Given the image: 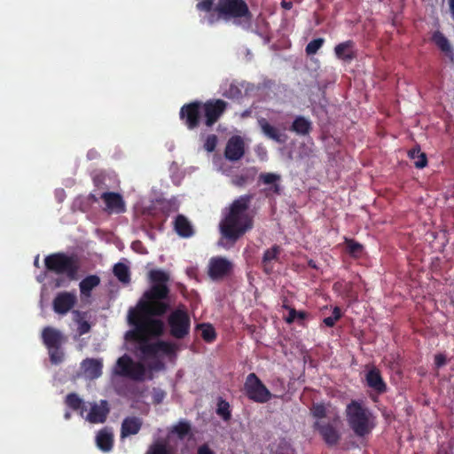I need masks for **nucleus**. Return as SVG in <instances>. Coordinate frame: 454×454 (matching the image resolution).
<instances>
[{
  "instance_id": "53",
  "label": "nucleus",
  "mask_w": 454,
  "mask_h": 454,
  "mask_svg": "<svg viewBox=\"0 0 454 454\" xmlns=\"http://www.w3.org/2000/svg\"><path fill=\"white\" fill-rule=\"evenodd\" d=\"M197 454H215V452L207 444H203L198 448Z\"/></svg>"
},
{
  "instance_id": "3",
  "label": "nucleus",
  "mask_w": 454,
  "mask_h": 454,
  "mask_svg": "<svg viewBox=\"0 0 454 454\" xmlns=\"http://www.w3.org/2000/svg\"><path fill=\"white\" fill-rule=\"evenodd\" d=\"M253 199V194H245L232 201L220 223V231L223 238L236 242L253 228V215L249 212Z\"/></svg>"
},
{
  "instance_id": "29",
  "label": "nucleus",
  "mask_w": 454,
  "mask_h": 454,
  "mask_svg": "<svg viewBox=\"0 0 454 454\" xmlns=\"http://www.w3.org/2000/svg\"><path fill=\"white\" fill-rule=\"evenodd\" d=\"M100 284V278L97 275H90L84 278L79 284L82 295L90 296L91 291Z\"/></svg>"
},
{
  "instance_id": "42",
  "label": "nucleus",
  "mask_w": 454,
  "mask_h": 454,
  "mask_svg": "<svg viewBox=\"0 0 454 454\" xmlns=\"http://www.w3.org/2000/svg\"><path fill=\"white\" fill-rule=\"evenodd\" d=\"M342 317L341 310L339 307H334L333 314L330 317H325L323 323L328 327H333L338 320Z\"/></svg>"
},
{
  "instance_id": "13",
  "label": "nucleus",
  "mask_w": 454,
  "mask_h": 454,
  "mask_svg": "<svg viewBox=\"0 0 454 454\" xmlns=\"http://www.w3.org/2000/svg\"><path fill=\"white\" fill-rule=\"evenodd\" d=\"M232 269V262L228 259L222 256L212 257L209 261L207 275L212 280L218 281L230 276Z\"/></svg>"
},
{
  "instance_id": "20",
  "label": "nucleus",
  "mask_w": 454,
  "mask_h": 454,
  "mask_svg": "<svg viewBox=\"0 0 454 454\" xmlns=\"http://www.w3.org/2000/svg\"><path fill=\"white\" fill-rule=\"evenodd\" d=\"M282 248L278 245H273L270 248L266 249L262 258V266L266 274H271L273 271L272 262L278 261Z\"/></svg>"
},
{
  "instance_id": "18",
  "label": "nucleus",
  "mask_w": 454,
  "mask_h": 454,
  "mask_svg": "<svg viewBox=\"0 0 454 454\" xmlns=\"http://www.w3.org/2000/svg\"><path fill=\"white\" fill-rule=\"evenodd\" d=\"M109 413L108 403L106 400H101L100 404L94 403L90 411L86 416V419L94 424L104 423L106 420Z\"/></svg>"
},
{
  "instance_id": "46",
  "label": "nucleus",
  "mask_w": 454,
  "mask_h": 454,
  "mask_svg": "<svg viewBox=\"0 0 454 454\" xmlns=\"http://www.w3.org/2000/svg\"><path fill=\"white\" fill-rule=\"evenodd\" d=\"M311 413L317 419H323L326 416V409L323 403H314Z\"/></svg>"
},
{
  "instance_id": "10",
  "label": "nucleus",
  "mask_w": 454,
  "mask_h": 454,
  "mask_svg": "<svg viewBox=\"0 0 454 454\" xmlns=\"http://www.w3.org/2000/svg\"><path fill=\"white\" fill-rule=\"evenodd\" d=\"M99 199L104 201L103 209L108 215H121L127 211L126 203L119 192L105 191L99 194V197L96 194H90V200L92 202L97 203Z\"/></svg>"
},
{
  "instance_id": "43",
  "label": "nucleus",
  "mask_w": 454,
  "mask_h": 454,
  "mask_svg": "<svg viewBox=\"0 0 454 454\" xmlns=\"http://www.w3.org/2000/svg\"><path fill=\"white\" fill-rule=\"evenodd\" d=\"M178 208L179 203L176 199L165 200L161 203V211L168 215L171 213L176 212Z\"/></svg>"
},
{
  "instance_id": "44",
  "label": "nucleus",
  "mask_w": 454,
  "mask_h": 454,
  "mask_svg": "<svg viewBox=\"0 0 454 454\" xmlns=\"http://www.w3.org/2000/svg\"><path fill=\"white\" fill-rule=\"evenodd\" d=\"M217 136L215 134L208 135L204 143V148L207 152L212 153L215 150L217 145Z\"/></svg>"
},
{
  "instance_id": "24",
  "label": "nucleus",
  "mask_w": 454,
  "mask_h": 454,
  "mask_svg": "<svg viewBox=\"0 0 454 454\" xmlns=\"http://www.w3.org/2000/svg\"><path fill=\"white\" fill-rule=\"evenodd\" d=\"M142 427V420L137 417H127L123 419L121 428V437L125 438L137 434Z\"/></svg>"
},
{
  "instance_id": "25",
  "label": "nucleus",
  "mask_w": 454,
  "mask_h": 454,
  "mask_svg": "<svg viewBox=\"0 0 454 454\" xmlns=\"http://www.w3.org/2000/svg\"><path fill=\"white\" fill-rule=\"evenodd\" d=\"M97 446L104 452H108L114 446V434L109 428H103L98 431L96 436Z\"/></svg>"
},
{
  "instance_id": "33",
  "label": "nucleus",
  "mask_w": 454,
  "mask_h": 454,
  "mask_svg": "<svg viewBox=\"0 0 454 454\" xmlns=\"http://www.w3.org/2000/svg\"><path fill=\"white\" fill-rule=\"evenodd\" d=\"M66 404L74 411H81V415L83 414L87 409L82 398L75 393H70L66 396Z\"/></svg>"
},
{
  "instance_id": "38",
  "label": "nucleus",
  "mask_w": 454,
  "mask_h": 454,
  "mask_svg": "<svg viewBox=\"0 0 454 454\" xmlns=\"http://www.w3.org/2000/svg\"><path fill=\"white\" fill-rule=\"evenodd\" d=\"M216 413L224 421H229L231 419V418L230 403L227 401H225L223 398H221V397L217 401Z\"/></svg>"
},
{
  "instance_id": "27",
  "label": "nucleus",
  "mask_w": 454,
  "mask_h": 454,
  "mask_svg": "<svg viewBox=\"0 0 454 454\" xmlns=\"http://www.w3.org/2000/svg\"><path fill=\"white\" fill-rule=\"evenodd\" d=\"M312 129V123L303 116H298L293 121L290 130L301 136L309 135Z\"/></svg>"
},
{
  "instance_id": "31",
  "label": "nucleus",
  "mask_w": 454,
  "mask_h": 454,
  "mask_svg": "<svg viewBox=\"0 0 454 454\" xmlns=\"http://www.w3.org/2000/svg\"><path fill=\"white\" fill-rule=\"evenodd\" d=\"M280 176L275 173H262L259 176V182H262L264 184H271L272 191L279 194L280 193V185L278 182L280 181Z\"/></svg>"
},
{
  "instance_id": "1",
  "label": "nucleus",
  "mask_w": 454,
  "mask_h": 454,
  "mask_svg": "<svg viewBox=\"0 0 454 454\" xmlns=\"http://www.w3.org/2000/svg\"><path fill=\"white\" fill-rule=\"evenodd\" d=\"M156 316H128V323L133 329L126 333V339L138 344L140 352L147 357H155L163 354L168 357L175 356L177 345L167 341L157 340L150 342L152 339L163 335L165 325L161 319Z\"/></svg>"
},
{
  "instance_id": "19",
  "label": "nucleus",
  "mask_w": 454,
  "mask_h": 454,
  "mask_svg": "<svg viewBox=\"0 0 454 454\" xmlns=\"http://www.w3.org/2000/svg\"><path fill=\"white\" fill-rule=\"evenodd\" d=\"M356 44L352 40H348L334 47V53L338 59L350 63L356 57Z\"/></svg>"
},
{
  "instance_id": "59",
  "label": "nucleus",
  "mask_w": 454,
  "mask_h": 454,
  "mask_svg": "<svg viewBox=\"0 0 454 454\" xmlns=\"http://www.w3.org/2000/svg\"><path fill=\"white\" fill-rule=\"evenodd\" d=\"M35 265L36 267H39V260H38V256H37V257L35 258Z\"/></svg>"
},
{
  "instance_id": "14",
  "label": "nucleus",
  "mask_w": 454,
  "mask_h": 454,
  "mask_svg": "<svg viewBox=\"0 0 454 454\" xmlns=\"http://www.w3.org/2000/svg\"><path fill=\"white\" fill-rule=\"evenodd\" d=\"M77 297L74 294L70 292H60L59 293L53 301V310L59 315H66L68 313L76 304Z\"/></svg>"
},
{
  "instance_id": "49",
  "label": "nucleus",
  "mask_w": 454,
  "mask_h": 454,
  "mask_svg": "<svg viewBox=\"0 0 454 454\" xmlns=\"http://www.w3.org/2000/svg\"><path fill=\"white\" fill-rule=\"evenodd\" d=\"M307 317V313L304 311H297L294 309H291L289 311L288 317L286 318V322L288 324L293 323L296 318L298 319H305Z\"/></svg>"
},
{
  "instance_id": "11",
  "label": "nucleus",
  "mask_w": 454,
  "mask_h": 454,
  "mask_svg": "<svg viewBox=\"0 0 454 454\" xmlns=\"http://www.w3.org/2000/svg\"><path fill=\"white\" fill-rule=\"evenodd\" d=\"M202 102L195 100L184 104L179 111V118L189 130L196 129L200 127L201 121Z\"/></svg>"
},
{
  "instance_id": "45",
  "label": "nucleus",
  "mask_w": 454,
  "mask_h": 454,
  "mask_svg": "<svg viewBox=\"0 0 454 454\" xmlns=\"http://www.w3.org/2000/svg\"><path fill=\"white\" fill-rule=\"evenodd\" d=\"M223 96L228 98H239L242 96L241 90L235 84H231L229 89L225 90Z\"/></svg>"
},
{
  "instance_id": "55",
  "label": "nucleus",
  "mask_w": 454,
  "mask_h": 454,
  "mask_svg": "<svg viewBox=\"0 0 454 454\" xmlns=\"http://www.w3.org/2000/svg\"><path fill=\"white\" fill-rule=\"evenodd\" d=\"M449 4H450V10L451 12L452 18L454 20V0H449Z\"/></svg>"
},
{
  "instance_id": "22",
  "label": "nucleus",
  "mask_w": 454,
  "mask_h": 454,
  "mask_svg": "<svg viewBox=\"0 0 454 454\" xmlns=\"http://www.w3.org/2000/svg\"><path fill=\"white\" fill-rule=\"evenodd\" d=\"M83 372L90 380H95L102 375L103 364L95 358H86L82 363Z\"/></svg>"
},
{
  "instance_id": "16",
  "label": "nucleus",
  "mask_w": 454,
  "mask_h": 454,
  "mask_svg": "<svg viewBox=\"0 0 454 454\" xmlns=\"http://www.w3.org/2000/svg\"><path fill=\"white\" fill-rule=\"evenodd\" d=\"M313 427L328 446H334L340 442V434L332 424L316 421Z\"/></svg>"
},
{
  "instance_id": "2",
  "label": "nucleus",
  "mask_w": 454,
  "mask_h": 454,
  "mask_svg": "<svg viewBox=\"0 0 454 454\" xmlns=\"http://www.w3.org/2000/svg\"><path fill=\"white\" fill-rule=\"evenodd\" d=\"M149 278L152 286L143 294L136 307L129 309L128 316H163L170 309L168 274L161 270H152Z\"/></svg>"
},
{
  "instance_id": "54",
  "label": "nucleus",
  "mask_w": 454,
  "mask_h": 454,
  "mask_svg": "<svg viewBox=\"0 0 454 454\" xmlns=\"http://www.w3.org/2000/svg\"><path fill=\"white\" fill-rule=\"evenodd\" d=\"M281 5L284 9L290 10L293 7V3L283 1Z\"/></svg>"
},
{
  "instance_id": "6",
  "label": "nucleus",
  "mask_w": 454,
  "mask_h": 454,
  "mask_svg": "<svg viewBox=\"0 0 454 454\" xmlns=\"http://www.w3.org/2000/svg\"><path fill=\"white\" fill-rule=\"evenodd\" d=\"M47 270L56 274H66L70 280L77 278L79 262L75 256L64 253H54L44 259Z\"/></svg>"
},
{
  "instance_id": "41",
  "label": "nucleus",
  "mask_w": 454,
  "mask_h": 454,
  "mask_svg": "<svg viewBox=\"0 0 454 454\" xmlns=\"http://www.w3.org/2000/svg\"><path fill=\"white\" fill-rule=\"evenodd\" d=\"M325 43L324 38H317L310 41L305 48V52L308 56L314 55L323 46Z\"/></svg>"
},
{
  "instance_id": "30",
  "label": "nucleus",
  "mask_w": 454,
  "mask_h": 454,
  "mask_svg": "<svg viewBox=\"0 0 454 454\" xmlns=\"http://www.w3.org/2000/svg\"><path fill=\"white\" fill-rule=\"evenodd\" d=\"M74 320L77 324V332L79 335H83L88 333L90 331V324L85 319L87 313L81 312L79 310H74Z\"/></svg>"
},
{
  "instance_id": "37",
  "label": "nucleus",
  "mask_w": 454,
  "mask_h": 454,
  "mask_svg": "<svg viewBox=\"0 0 454 454\" xmlns=\"http://www.w3.org/2000/svg\"><path fill=\"white\" fill-rule=\"evenodd\" d=\"M192 432L190 422L186 420H180L173 427L172 433L176 434L181 440L184 439Z\"/></svg>"
},
{
  "instance_id": "8",
  "label": "nucleus",
  "mask_w": 454,
  "mask_h": 454,
  "mask_svg": "<svg viewBox=\"0 0 454 454\" xmlns=\"http://www.w3.org/2000/svg\"><path fill=\"white\" fill-rule=\"evenodd\" d=\"M244 392L249 400L258 403H265L272 398L270 391L254 372L247 376L244 383Z\"/></svg>"
},
{
  "instance_id": "32",
  "label": "nucleus",
  "mask_w": 454,
  "mask_h": 454,
  "mask_svg": "<svg viewBox=\"0 0 454 454\" xmlns=\"http://www.w3.org/2000/svg\"><path fill=\"white\" fill-rule=\"evenodd\" d=\"M113 272L120 282L123 284L130 282V271L126 264L122 262L116 263L114 266Z\"/></svg>"
},
{
  "instance_id": "12",
  "label": "nucleus",
  "mask_w": 454,
  "mask_h": 454,
  "mask_svg": "<svg viewBox=\"0 0 454 454\" xmlns=\"http://www.w3.org/2000/svg\"><path fill=\"white\" fill-rule=\"evenodd\" d=\"M228 103L223 99H209L202 102L201 112L204 114V124L210 128L215 124L224 114Z\"/></svg>"
},
{
  "instance_id": "39",
  "label": "nucleus",
  "mask_w": 454,
  "mask_h": 454,
  "mask_svg": "<svg viewBox=\"0 0 454 454\" xmlns=\"http://www.w3.org/2000/svg\"><path fill=\"white\" fill-rule=\"evenodd\" d=\"M50 356V361L52 364H59L65 359V352L61 348H47Z\"/></svg>"
},
{
  "instance_id": "56",
  "label": "nucleus",
  "mask_w": 454,
  "mask_h": 454,
  "mask_svg": "<svg viewBox=\"0 0 454 454\" xmlns=\"http://www.w3.org/2000/svg\"><path fill=\"white\" fill-rule=\"evenodd\" d=\"M137 246H142L141 242H140V241H136V242H133V243H132V248H133V249H135V250H136V249H137V248H136V247H137Z\"/></svg>"
},
{
  "instance_id": "4",
  "label": "nucleus",
  "mask_w": 454,
  "mask_h": 454,
  "mask_svg": "<svg viewBox=\"0 0 454 454\" xmlns=\"http://www.w3.org/2000/svg\"><path fill=\"white\" fill-rule=\"evenodd\" d=\"M214 11L218 18L223 20H232L237 26L249 24L253 15L245 0H218Z\"/></svg>"
},
{
  "instance_id": "58",
  "label": "nucleus",
  "mask_w": 454,
  "mask_h": 454,
  "mask_svg": "<svg viewBox=\"0 0 454 454\" xmlns=\"http://www.w3.org/2000/svg\"><path fill=\"white\" fill-rule=\"evenodd\" d=\"M70 416H71V415H70V413H69V412H66V413H65V415H64V417H65V419H70Z\"/></svg>"
},
{
  "instance_id": "47",
  "label": "nucleus",
  "mask_w": 454,
  "mask_h": 454,
  "mask_svg": "<svg viewBox=\"0 0 454 454\" xmlns=\"http://www.w3.org/2000/svg\"><path fill=\"white\" fill-rule=\"evenodd\" d=\"M197 1H198V3L196 4V8H197V10H199L200 12H209L214 9L213 5H214L215 0H197Z\"/></svg>"
},
{
  "instance_id": "7",
  "label": "nucleus",
  "mask_w": 454,
  "mask_h": 454,
  "mask_svg": "<svg viewBox=\"0 0 454 454\" xmlns=\"http://www.w3.org/2000/svg\"><path fill=\"white\" fill-rule=\"evenodd\" d=\"M169 334L177 340L184 339L190 333L191 318L184 309L177 308L168 317Z\"/></svg>"
},
{
  "instance_id": "60",
  "label": "nucleus",
  "mask_w": 454,
  "mask_h": 454,
  "mask_svg": "<svg viewBox=\"0 0 454 454\" xmlns=\"http://www.w3.org/2000/svg\"><path fill=\"white\" fill-rule=\"evenodd\" d=\"M61 286L60 282H59V280H57L56 286H58V287H59V286Z\"/></svg>"
},
{
  "instance_id": "34",
  "label": "nucleus",
  "mask_w": 454,
  "mask_h": 454,
  "mask_svg": "<svg viewBox=\"0 0 454 454\" xmlns=\"http://www.w3.org/2000/svg\"><path fill=\"white\" fill-rule=\"evenodd\" d=\"M345 245L346 250L350 256L354 258H359L362 256L364 252V247L362 244L355 239L345 238Z\"/></svg>"
},
{
  "instance_id": "52",
  "label": "nucleus",
  "mask_w": 454,
  "mask_h": 454,
  "mask_svg": "<svg viewBox=\"0 0 454 454\" xmlns=\"http://www.w3.org/2000/svg\"><path fill=\"white\" fill-rule=\"evenodd\" d=\"M434 364L436 367L440 368L446 364V356L442 354H437L434 356Z\"/></svg>"
},
{
  "instance_id": "5",
  "label": "nucleus",
  "mask_w": 454,
  "mask_h": 454,
  "mask_svg": "<svg viewBox=\"0 0 454 454\" xmlns=\"http://www.w3.org/2000/svg\"><path fill=\"white\" fill-rule=\"evenodd\" d=\"M345 412L348 424L356 435L364 437L372 431L371 413L361 403L351 401L347 405Z\"/></svg>"
},
{
  "instance_id": "48",
  "label": "nucleus",
  "mask_w": 454,
  "mask_h": 454,
  "mask_svg": "<svg viewBox=\"0 0 454 454\" xmlns=\"http://www.w3.org/2000/svg\"><path fill=\"white\" fill-rule=\"evenodd\" d=\"M146 454H169V452L165 444L155 443L150 447Z\"/></svg>"
},
{
  "instance_id": "35",
  "label": "nucleus",
  "mask_w": 454,
  "mask_h": 454,
  "mask_svg": "<svg viewBox=\"0 0 454 454\" xmlns=\"http://www.w3.org/2000/svg\"><path fill=\"white\" fill-rule=\"evenodd\" d=\"M408 155L411 159L415 160L414 165L418 168H423L427 164V155L420 152L419 147L412 148L409 151Z\"/></svg>"
},
{
  "instance_id": "51",
  "label": "nucleus",
  "mask_w": 454,
  "mask_h": 454,
  "mask_svg": "<svg viewBox=\"0 0 454 454\" xmlns=\"http://www.w3.org/2000/svg\"><path fill=\"white\" fill-rule=\"evenodd\" d=\"M165 396H166V393L162 389L155 388V387L153 389L152 398H153V403L154 404H160V403H162Z\"/></svg>"
},
{
  "instance_id": "15",
  "label": "nucleus",
  "mask_w": 454,
  "mask_h": 454,
  "mask_svg": "<svg viewBox=\"0 0 454 454\" xmlns=\"http://www.w3.org/2000/svg\"><path fill=\"white\" fill-rule=\"evenodd\" d=\"M42 340L47 348H61L67 340L61 331L51 326H46L42 331Z\"/></svg>"
},
{
  "instance_id": "28",
  "label": "nucleus",
  "mask_w": 454,
  "mask_h": 454,
  "mask_svg": "<svg viewBox=\"0 0 454 454\" xmlns=\"http://www.w3.org/2000/svg\"><path fill=\"white\" fill-rule=\"evenodd\" d=\"M256 176V170L254 168H247L242 173L236 175L232 178V184L238 187H243L254 182Z\"/></svg>"
},
{
  "instance_id": "21",
  "label": "nucleus",
  "mask_w": 454,
  "mask_h": 454,
  "mask_svg": "<svg viewBox=\"0 0 454 454\" xmlns=\"http://www.w3.org/2000/svg\"><path fill=\"white\" fill-rule=\"evenodd\" d=\"M258 125L261 128L262 134L278 143H285L286 139V136L281 133L278 129L270 124V122L265 118H260L258 120Z\"/></svg>"
},
{
  "instance_id": "23",
  "label": "nucleus",
  "mask_w": 454,
  "mask_h": 454,
  "mask_svg": "<svg viewBox=\"0 0 454 454\" xmlns=\"http://www.w3.org/2000/svg\"><path fill=\"white\" fill-rule=\"evenodd\" d=\"M366 383L367 386L379 394L385 393L387 391V385L384 382L380 370L372 368L366 373Z\"/></svg>"
},
{
  "instance_id": "57",
  "label": "nucleus",
  "mask_w": 454,
  "mask_h": 454,
  "mask_svg": "<svg viewBox=\"0 0 454 454\" xmlns=\"http://www.w3.org/2000/svg\"><path fill=\"white\" fill-rule=\"evenodd\" d=\"M309 266L314 269L317 268L315 262L312 260L309 262Z\"/></svg>"
},
{
  "instance_id": "17",
  "label": "nucleus",
  "mask_w": 454,
  "mask_h": 454,
  "mask_svg": "<svg viewBox=\"0 0 454 454\" xmlns=\"http://www.w3.org/2000/svg\"><path fill=\"white\" fill-rule=\"evenodd\" d=\"M245 153V145L243 139L239 136L231 137L225 147L224 156L231 161L239 160Z\"/></svg>"
},
{
  "instance_id": "40",
  "label": "nucleus",
  "mask_w": 454,
  "mask_h": 454,
  "mask_svg": "<svg viewBox=\"0 0 454 454\" xmlns=\"http://www.w3.org/2000/svg\"><path fill=\"white\" fill-rule=\"evenodd\" d=\"M198 327L201 328V336L203 340L207 342H212L216 338V333L215 328L208 324H201L199 325Z\"/></svg>"
},
{
  "instance_id": "36",
  "label": "nucleus",
  "mask_w": 454,
  "mask_h": 454,
  "mask_svg": "<svg viewBox=\"0 0 454 454\" xmlns=\"http://www.w3.org/2000/svg\"><path fill=\"white\" fill-rule=\"evenodd\" d=\"M432 39L437 47L443 52H451V46L446 36L440 31H436L433 34Z\"/></svg>"
},
{
  "instance_id": "26",
  "label": "nucleus",
  "mask_w": 454,
  "mask_h": 454,
  "mask_svg": "<svg viewBox=\"0 0 454 454\" xmlns=\"http://www.w3.org/2000/svg\"><path fill=\"white\" fill-rule=\"evenodd\" d=\"M174 229L176 232L182 238H190L194 233L191 223L184 215H178L176 217L174 222Z\"/></svg>"
},
{
  "instance_id": "50",
  "label": "nucleus",
  "mask_w": 454,
  "mask_h": 454,
  "mask_svg": "<svg viewBox=\"0 0 454 454\" xmlns=\"http://www.w3.org/2000/svg\"><path fill=\"white\" fill-rule=\"evenodd\" d=\"M93 183L98 190H102L103 192L108 190V185L105 183V176L102 174L96 175L93 177Z\"/></svg>"
},
{
  "instance_id": "9",
  "label": "nucleus",
  "mask_w": 454,
  "mask_h": 454,
  "mask_svg": "<svg viewBox=\"0 0 454 454\" xmlns=\"http://www.w3.org/2000/svg\"><path fill=\"white\" fill-rule=\"evenodd\" d=\"M114 373L117 376L142 381L145 375V367L140 362H134L129 356L123 355L118 358Z\"/></svg>"
}]
</instances>
